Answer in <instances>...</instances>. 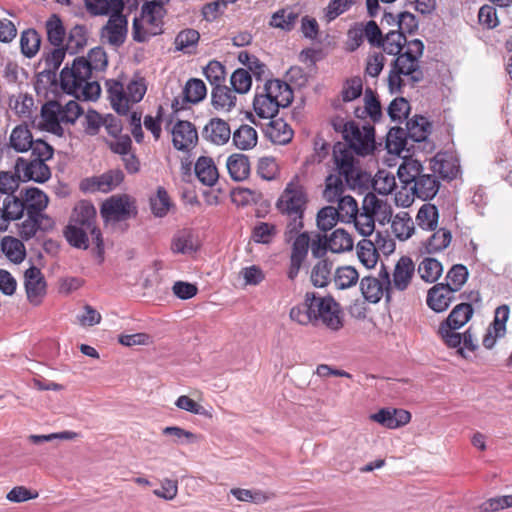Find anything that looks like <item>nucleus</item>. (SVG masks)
Instances as JSON below:
<instances>
[{
    "label": "nucleus",
    "instance_id": "obj_1",
    "mask_svg": "<svg viewBox=\"0 0 512 512\" xmlns=\"http://www.w3.org/2000/svg\"><path fill=\"white\" fill-rule=\"evenodd\" d=\"M345 135L346 143L338 142L333 147V159L337 170L345 176L346 184L351 188L363 185L366 174L355 165L354 154L365 156L373 152L375 130L370 124L360 128L355 122L350 124Z\"/></svg>",
    "mask_w": 512,
    "mask_h": 512
},
{
    "label": "nucleus",
    "instance_id": "obj_2",
    "mask_svg": "<svg viewBox=\"0 0 512 512\" xmlns=\"http://www.w3.org/2000/svg\"><path fill=\"white\" fill-rule=\"evenodd\" d=\"M289 318L302 326H317L321 321L335 331L343 326L339 304L332 297H321L315 292H307L304 300L290 309Z\"/></svg>",
    "mask_w": 512,
    "mask_h": 512
},
{
    "label": "nucleus",
    "instance_id": "obj_3",
    "mask_svg": "<svg viewBox=\"0 0 512 512\" xmlns=\"http://www.w3.org/2000/svg\"><path fill=\"white\" fill-rule=\"evenodd\" d=\"M424 44L419 39L407 42L405 52L399 54L391 63L388 86L391 93H401L405 86L415 87L424 78L420 66Z\"/></svg>",
    "mask_w": 512,
    "mask_h": 512
},
{
    "label": "nucleus",
    "instance_id": "obj_4",
    "mask_svg": "<svg viewBox=\"0 0 512 512\" xmlns=\"http://www.w3.org/2000/svg\"><path fill=\"white\" fill-rule=\"evenodd\" d=\"M22 196L26 219L18 225V234L22 240H30L38 231L48 232L54 228V220L45 213L49 198L42 190L36 187L23 189Z\"/></svg>",
    "mask_w": 512,
    "mask_h": 512
},
{
    "label": "nucleus",
    "instance_id": "obj_5",
    "mask_svg": "<svg viewBox=\"0 0 512 512\" xmlns=\"http://www.w3.org/2000/svg\"><path fill=\"white\" fill-rule=\"evenodd\" d=\"M308 203L307 193L298 177L287 183L277 201V209L289 218L286 227V237L291 239L303 228L304 212Z\"/></svg>",
    "mask_w": 512,
    "mask_h": 512
},
{
    "label": "nucleus",
    "instance_id": "obj_6",
    "mask_svg": "<svg viewBox=\"0 0 512 512\" xmlns=\"http://www.w3.org/2000/svg\"><path fill=\"white\" fill-rule=\"evenodd\" d=\"M82 114L78 102L74 100L61 104L58 101H48L41 108V127L58 137L64 135L63 125H72Z\"/></svg>",
    "mask_w": 512,
    "mask_h": 512
},
{
    "label": "nucleus",
    "instance_id": "obj_7",
    "mask_svg": "<svg viewBox=\"0 0 512 512\" xmlns=\"http://www.w3.org/2000/svg\"><path fill=\"white\" fill-rule=\"evenodd\" d=\"M165 4L144 3L140 17L133 21V39L137 42H146L151 37L163 32V18L166 14Z\"/></svg>",
    "mask_w": 512,
    "mask_h": 512
},
{
    "label": "nucleus",
    "instance_id": "obj_8",
    "mask_svg": "<svg viewBox=\"0 0 512 512\" xmlns=\"http://www.w3.org/2000/svg\"><path fill=\"white\" fill-rule=\"evenodd\" d=\"M106 86L111 106L120 115H126L130 104L140 102L147 90L142 78L130 81L126 89L122 83L115 80L107 81Z\"/></svg>",
    "mask_w": 512,
    "mask_h": 512
},
{
    "label": "nucleus",
    "instance_id": "obj_9",
    "mask_svg": "<svg viewBox=\"0 0 512 512\" xmlns=\"http://www.w3.org/2000/svg\"><path fill=\"white\" fill-rule=\"evenodd\" d=\"M96 209L94 205L86 200L78 202L71 214L69 223L83 226L89 230L92 241L95 243L99 257H103L104 243L102 234L99 228L95 225Z\"/></svg>",
    "mask_w": 512,
    "mask_h": 512
},
{
    "label": "nucleus",
    "instance_id": "obj_10",
    "mask_svg": "<svg viewBox=\"0 0 512 512\" xmlns=\"http://www.w3.org/2000/svg\"><path fill=\"white\" fill-rule=\"evenodd\" d=\"M389 287L390 273L383 264L377 277L365 276L360 281L361 293L370 303H378L383 296L390 302L393 295Z\"/></svg>",
    "mask_w": 512,
    "mask_h": 512
},
{
    "label": "nucleus",
    "instance_id": "obj_11",
    "mask_svg": "<svg viewBox=\"0 0 512 512\" xmlns=\"http://www.w3.org/2000/svg\"><path fill=\"white\" fill-rule=\"evenodd\" d=\"M100 212L107 221H124L137 214L136 207L127 195L110 197L103 202Z\"/></svg>",
    "mask_w": 512,
    "mask_h": 512
},
{
    "label": "nucleus",
    "instance_id": "obj_12",
    "mask_svg": "<svg viewBox=\"0 0 512 512\" xmlns=\"http://www.w3.org/2000/svg\"><path fill=\"white\" fill-rule=\"evenodd\" d=\"M92 71L85 62L84 57L74 59L72 66L65 67L60 73V81L67 92H78L79 87L88 79H91Z\"/></svg>",
    "mask_w": 512,
    "mask_h": 512
},
{
    "label": "nucleus",
    "instance_id": "obj_13",
    "mask_svg": "<svg viewBox=\"0 0 512 512\" xmlns=\"http://www.w3.org/2000/svg\"><path fill=\"white\" fill-rule=\"evenodd\" d=\"M15 174L20 181H34L37 183H44L51 177L50 168L46 163L36 159L27 160L19 157L16 160Z\"/></svg>",
    "mask_w": 512,
    "mask_h": 512
},
{
    "label": "nucleus",
    "instance_id": "obj_14",
    "mask_svg": "<svg viewBox=\"0 0 512 512\" xmlns=\"http://www.w3.org/2000/svg\"><path fill=\"white\" fill-rule=\"evenodd\" d=\"M123 179L124 174L121 170L112 169L99 176L83 179L80 182V189L85 193H108L115 189L123 181Z\"/></svg>",
    "mask_w": 512,
    "mask_h": 512
},
{
    "label": "nucleus",
    "instance_id": "obj_15",
    "mask_svg": "<svg viewBox=\"0 0 512 512\" xmlns=\"http://www.w3.org/2000/svg\"><path fill=\"white\" fill-rule=\"evenodd\" d=\"M291 247L290 263L287 270V277L294 281L299 274L303 263L307 259L309 251V235L307 232L296 234Z\"/></svg>",
    "mask_w": 512,
    "mask_h": 512
},
{
    "label": "nucleus",
    "instance_id": "obj_16",
    "mask_svg": "<svg viewBox=\"0 0 512 512\" xmlns=\"http://www.w3.org/2000/svg\"><path fill=\"white\" fill-rule=\"evenodd\" d=\"M183 98H175L172 101V109L175 113L184 110L186 104H198L207 95V88L205 83L198 78L189 79L182 91Z\"/></svg>",
    "mask_w": 512,
    "mask_h": 512
},
{
    "label": "nucleus",
    "instance_id": "obj_17",
    "mask_svg": "<svg viewBox=\"0 0 512 512\" xmlns=\"http://www.w3.org/2000/svg\"><path fill=\"white\" fill-rule=\"evenodd\" d=\"M198 141V132L195 126L184 120H179L172 129V143L175 149L179 151H188L193 148Z\"/></svg>",
    "mask_w": 512,
    "mask_h": 512
},
{
    "label": "nucleus",
    "instance_id": "obj_18",
    "mask_svg": "<svg viewBox=\"0 0 512 512\" xmlns=\"http://www.w3.org/2000/svg\"><path fill=\"white\" fill-rule=\"evenodd\" d=\"M509 313L510 310L507 305H501L496 308L494 320L487 328L482 341V344L486 349H492L495 346L497 339L505 335L506 322L509 318Z\"/></svg>",
    "mask_w": 512,
    "mask_h": 512
},
{
    "label": "nucleus",
    "instance_id": "obj_19",
    "mask_svg": "<svg viewBox=\"0 0 512 512\" xmlns=\"http://www.w3.org/2000/svg\"><path fill=\"white\" fill-rule=\"evenodd\" d=\"M414 272L415 265L412 259L408 256H402L395 265L392 280L390 279L389 288L391 293L405 291L411 283Z\"/></svg>",
    "mask_w": 512,
    "mask_h": 512
},
{
    "label": "nucleus",
    "instance_id": "obj_20",
    "mask_svg": "<svg viewBox=\"0 0 512 512\" xmlns=\"http://www.w3.org/2000/svg\"><path fill=\"white\" fill-rule=\"evenodd\" d=\"M127 18L121 13L110 15L107 24L102 29V38L115 47L122 45L127 35Z\"/></svg>",
    "mask_w": 512,
    "mask_h": 512
},
{
    "label": "nucleus",
    "instance_id": "obj_21",
    "mask_svg": "<svg viewBox=\"0 0 512 512\" xmlns=\"http://www.w3.org/2000/svg\"><path fill=\"white\" fill-rule=\"evenodd\" d=\"M24 278L28 300L30 303L38 305L46 291V282L41 270L35 266H31L25 271Z\"/></svg>",
    "mask_w": 512,
    "mask_h": 512
},
{
    "label": "nucleus",
    "instance_id": "obj_22",
    "mask_svg": "<svg viewBox=\"0 0 512 512\" xmlns=\"http://www.w3.org/2000/svg\"><path fill=\"white\" fill-rule=\"evenodd\" d=\"M370 418L388 429H397L410 422L411 413L404 409L382 408Z\"/></svg>",
    "mask_w": 512,
    "mask_h": 512
},
{
    "label": "nucleus",
    "instance_id": "obj_23",
    "mask_svg": "<svg viewBox=\"0 0 512 512\" xmlns=\"http://www.w3.org/2000/svg\"><path fill=\"white\" fill-rule=\"evenodd\" d=\"M231 128L225 120L211 118L202 130V138L215 145H224L231 138Z\"/></svg>",
    "mask_w": 512,
    "mask_h": 512
},
{
    "label": "nucleus",
    "instance_id": "obj_24",
    "mask_svg": "<svg viewBox=\"0 0 512 512\" xmlns=\"http://www.w3.org/2000/svg\"><path fill=\"white\" fill-rule=\"evenodd\" d=\"M199 246L197 233L189 228L178 230L171 240V251L174 254H192L199 249Z\"/></svg>",
    "mask_w": 512,
    "mask_h": 512
},
{
    "label": "nucleus",
    "instance_id": "obj_25",
    "mask_svg": "<svg viewBox=\"0 0 512 512\" xmlns=\"http://www.w3.org/2000/svg\"><path fill=\"white\" fill-rule=\"evenodd\" d=\"M453 300L454 292L450 284L439 283L428 291L427 305L437 313L447 310Z\"/></svg>",
    "mask_w": 512,
    "mask_h": 512
},
{
    "label": "nucleus",
    "instance_id": "obj_26",
    "mask_svg": "<svg viewBox=\"0 0 512 512\" xmlns=\"http://www.w3.org/2000/svg\"><path fill=\"white\" fill-rule=\"evenodd\" d=\"M361 210L377 218L381 224L389 222L392 217V209L387 201L378 198L371 192L365 195Z\"/></svg>",
    "mask_w": 512,
    "mask_h": 512
},
{
    "label": "nucleus",
    "instance_id": "obj_27",
    "mask_svg": "<svg viewBox=\"0 0 512 512\" xmlns=\"http://www.w3.org/2000/svg\"><path fill=\"white\" fill-rule=\"evenodd\" d=\"M440 188V181L435 173H423L411 185L410 189L413 194L422 200L433 199Z\"/></svg>",
    "mask_w": 512,
    "mask_h": 512
},
{
    "label": "nucleus",
    "instance_id": "obj_28",
    "mask_svg": "<svg viewBox=\"0 0 512 512\" xmlns=\"http://www.w3.org/2000/svg\"><path fill=\"white\" fill-rule=\"evenodd\" d=\"M265 136L273 143L285 145L293 138V130L282 118H271L264 128Z\"/></svg>",
    "mask_w": 512,
    "mask_h": 512
},
{
    "label": "nucleus",
    "instance_id": "obj_29",
    "mask_svg": "<svg viewBox=\"0 0 512 512\" xmlns=\"http://www.w3.org/2000/svg\"><path fill=\"white\" fill-rule=\"evenodd\" d=\"M262 92L269 95L276 103L281 104L282 108L288 107L293 101V91L284 81L274 79L268 80Z\"/></svg>",
    "mask_w": 512,
    "mask_h": 512
},
{
    "label": "nucleus",
    "instance_id": "obj_30",
    "mask_svg": "<svg viewBox=\"0 0 512 512\" xmlns=\"http://www.w3.org/2000/svg\"><path fill=\"white\" fill-rule=\"evenodd\" d=\"M422 243V250L427 254H436L444 251L452 241V233L449 229L441 227Z\"/></svg>",
    "mask_w": 512,
    "mask_h": 512
},
{
    "label": "nucleus",
    "instance_id": "obj_31",
    "mask_svg": "<svg viewBox=\"0 0 512 512\" xmlns=\"http://www.w3.org/2000/svg\"><path fill=\"white\" fill-rule=\"evenodd\" d=\"M195 174L198 180L206 186L212 187L219 178L218 170L212 158L201 156L195 163Z\"/></svg>",
    "mask_w": 512,
    "mask_h": 512
},
{
    "label": "nucleus",
    "instance_id": "obj_32",
    "mask_svg": "<svg viewBox=\"0 0 512 512\" xmlns=\"http://www.w3.org/2000/svg\"><path fill=\"white\" fill-rule=\"evenodd\" d=\"M231 178L235 181L246 179L250 173L249 159L244 154H232L226 163Z\"/></svg>",
    "mask_w": 512,
    "mask_h": 512
},
{
    "label": "nucleus",
    "instance_id": "obj_33",
    "mask_svg": "<svg viewBox=\"0 0 512 512\" xmlns=\"http://www.w3.org/2000/svg\"><path fill=\"white\" fill-rule=\"evenodd\" d=\"M431 124L421 115H415L409 119L406 124V135L415 142H422L426 140L430 133Z\"/></svg>",
    "mask_w": 512,
    "mask_h": 512
},
{
    "label": "nucleus",
    "instance_id": "obj_34",
    "mask_svg": "<svg viewBox=\"0 0 512 512\" xmlns=\"http://www.w3.org/2000/svg\"><path fill=\"white\" fill-rule=\"evenodd\" d=\"M231 137L234 146L239 150L252 149L256 146L258 139L256 130L247 124L241 125Z\"/></svg>",
    "mask_w": 512,
    "mask_h": 512
},
{
    "label": "nucleus",
    "instance_id": "obj_35",
    "mask_svg": "<svg viewBox=\"0 0 512 512\" xmlns=\"http://www.w3.org/2000/svg\"><path fill=\"white\" fill-rule=\"evenodd\" d=\"M33 136L26 125L16 126L9 137V144L16 152H26L33 144Z\"/></svg>",
    "mask_w": 512,
    "mask_h": 512
},
{
    "label": "nucleus",
    "instance_id": "obj_36",
    "mask_svg": "<svg viewBox=\"0 0 512 512\" xmlns=\"http://www.w3.org/2000/svg\"><path fill=\"white\" fill-rule=\"evenodd\" d=\"M280 107H282L281 104L276 103L269 95L262 91L255 95L253 108L255 113L261 118H274Z\"/></svg>",
    "mask_w": 512,
    "mask_h": 512
},
{
    "label": "nucleus",
    "instance_id": "obj_37",
    "mask_svg": "<svg viewBox=\"0 0 512 512\" xmlns=\"http://www.w3.org/2000/svg\"><path fill=\"white\" fill-rule=\"evenodd\" d=\"M423 173L422 164L413 158H405L397 171L400 181L405 185H412Z\"/></svg>",
    "mask_w": 512,
    "mask_h": 512
},
{
    "label": "nucleus",
    "instance_id": "obj_38",
    "mask_svg": "<svg viewBox=\"0 0 512 512\" xmlns=\"http://www.w3.org/2000/svg\"><path fill=\"white\" fill-rule=\"evenodd\" d=\"M473 315V307L469 303H460L450 312L449 316L440 325L460 329Z\"/></svg>",
    "mask_w": 512,
    "mask_h": 512
},
{
    "label": "nucleus",
    "instance_id": "obj_39",
    "mask_svg": "<svg viewBox=\"0 0 512 512\" xmlns=\"http://www.w3.org/2000/svg\"><path fill=\"white\" fill-rule=\"evenodd\" d=\"M1 250L13 263H21L26 256V249L23 242L12 236H5L1 241Z\"/></svg>",
    "mask_w": 512,
    "mask_h": 512
},
{
    "label": "nucleus",
    "instance_id": "obj_40",
    "mask_svg": "<svg viewBox=\"0 0 512 512\" xmlns=\"http://www.w3.org/2000/svg\"><path fill=\"white\" fill-rule=\"evenodd\" d=\"M66 55L64 46H54L48 52L44 51L39 65H43V73L55 74L61 66Z\"/></svg>",
    "mask_w": 512,
    "mask_h": 512
},
{
    "label": "nucleus",
    "instance_id": "obj_41",
    "mask_svg": "<svg viewBox=\"0 0 512 512\" xmlns=\"http://www.w3.org/2000/svg\"><path fill=\"white\" fill-rule=\"evenodd\" d=\"M438 208L430 203L423 204L416 215L417 225L427 231H434L438 226Z\"/></svg>",
    "mask_w": 512,
    "mask_h": 512
},
{
    "label": "nucleus",
    "instance_id": "obj_42",
    "mask_svg": "<svg viewBox=\"0 0 512 512\" xmlns=\"http://www.w3.org/2000/svg\"><path fill=\"white\" fill-rule=\"evenodd\" d=\"M333 262L328 259L319 260L312 268L310 279L315 287H326L332 280Z\"/></svg>",
    "mask_w": 512,
    "mask_h": 512
},
{
    "label": "nucleus",
    "instance_id": "obj_43",
    "mask_svg": "<svg viewBox=\"0 0 512 512\" xmlns=\"http://www.w3.org/2000/svg\"><path fill=\"white\" fill-rule=\"evenodd\" d=\"M87 8L94 15H115L122 12V0H87Z\"/></svg>",
    "mask_w": 512,
    "mask_h": 512
},
{
    "label": "nucleus",
    "instance_id": "obj_44",
    "mask_svg": "<svg viewBox=\"0 0 512 512\" xmlns=\"http://www.w3.org/2000/svg\"><path fill=\"white\" fill-rule=\"evenodd\" d=\"M87 230L83 226H78L76 224L69 223L64 229V236L68 243L78 249H87L89 244Z\"/></svg>",
    "mask_w": 512,
    "mask_h": 512
},
{
    "label": "nucleus",
    "instance_id": "obj_45",
    "mask_svg": "<svg viewBox=\"0 0 512 512\" xmlns=\"http://www.w3.org/2000/svg\"><path fill=\"white\" fill-rule=\"evenodd\" d=\"M338 173L340 172L338 171ZM342 177L345 178L344 175L339 174L329 175L326 178L323 196L328 202L334 203L338 199H341L342 197L345 196L343 195L345 192V184L342 180Z\"/></svg>",
    "mask_w": 512,
    "mask_h": 512
},
{
    "label": "nucleus",
    "instance_id": "obj_46",
    "mask_svg": "<svg viewBox=\"0 0 512 512\" xmlns=\"http://www.w3.org/2000/svg\"><path fill=\"white\" fill-rule=\"evenodd\" d=\"M40 45L41 37L35 29H27L21 33L20 48L25 57H34L38 53Z\"/></svg>",
    "mask_w": 512,
    "mask_h": 512
},
{
    "label": "nucleus",
    "instance_id": "obj_47",
    "mask_svg": "<svg viewBox=\"0 0 512 512\" xmlns=\"http://www.w3.org/2000/svg\"><path fill=\"white\" fill-rule=\"evenodd\" d=\"M211 96L212 104L216 109H225L229 111L236 104L237 98L235 92L224 85L213 87Z\"/></svg>",
    "mask_w": 512,
    "mask_h": 512
},
{
    "label": "nucleus",
    "instance_id": "obj_48",
    "mask_svg": "<svg viewBox=\"0 0 512 512\" xmlns=\"http://www.w3.org/2000/svg\"><path fill=\"white\" fill-rule=\"evenodd\" d=\"M199 39L200 34L197 30L184 29L180 31L175 38V48L183 53L191 54L195 51Z\"/></svg>",
    "mask_w": 512,
    "mask_h": 512
},
{
    "label": "nucleus",
    "instance_id": "obj_49",
    "mask_svg": "<svg viewBox=\"0 0 512 512\" xmlns=\"http://www.w3.org/2000/svg\"><path fill=\"white\" fill-rule=\"evenodd\" d=\"M359 279L358 271L352 266H342L335 270L333 282L337 289H347L356 285Z\"/></svg>",
    "mask_w": 512,
    "mask_h": 512
},
{
    "label": "nucleus",
    "instance_id": "obj_50",
    "mask_svg": "<svg viewBox=\"0 0 512 512\" xmlns=\"http://www.w3.org/2000/svg\"><path fill=\"white\" fill-rule=\"evenodd\" d=\"M298 13L291 8H283L276 11L270 20V25L284 31H291L296 21L298 20Z\"/></svg>",
    "mask_w": 512,
    "mask_h": 512
},
{
    "label": "nucleus",
    "instance_id": "obj_51",
    "mask_svg": "<svg viewBox=\"0 0 512 512\" xmlns=\"http://www.w3.org/2000/svg\"><path fill=\"white\" fill-rule=\"evenodd\" d=\"M406 36L400 31H390L380 41V47L390 55L402 54L403 46L406 44Z\"/></svg>",
    "mask_w": 512,
    "mask_h": 512
},
{
    "label": "nucleus",
    "instance_id": "obj_52",
    "mask_svg": "<svg viewBox=\"0 0 512 512\" xmlns=\"http://www.w3.org/2000/svg\"><path fill=\"white\" fill-rule=\"evenodd\" d=\"M443 272L442 264L435 258L427 257L422 260L418 266L420 277L429 283H433L439 279Z\"/></svg>",
    "mask_w": 512,
    "mask_h": 512
},
{
    "label": "nucleus",
    "instance_id": "obj_53",
    "mask_svg": "<svg viewBox=\"0 0 512 512\" xmlns=\"http://www.w3.org/2000/svg\"><path fill=\"white\" fill-rule=\"evenodd\" d=\"M336 202L337 207L335 208L337 209L340 222L352 223V220L355 219V215L359 210L357 201L352 196L345 195Z\"/></svg>",
    "mask_w": 512,
    "mask_h": 512
},
{
    "label": "nucleus",
    "instance_id": "obj_54",
    "mask_svg": "<svg viewBox=\"0 0 512 512\" xmlns=\"http://www.w3.org/2000/svg\"><path fill=\"white\" fill-rule=\"evenodd\" d=\"M46 32L51 45L63 46L66 32L61 19L56 14L46 21Z\"/></svg>",
    "mask_w": 512,
    "mask_h": 512
},
{
    "label": "nucleus",
    "instance_id": "obj_55",
    "mask_svg": "<svg viewBox=\"0 0 512 512\" xmlns=\"http://www.w3.org/2000/svg\"><path fill=\"white\" fill-rule=\"evenodd\" d=\"M330 251L332 253H343L353 248V239L344 229H336L329 236Z\"/></svg>",
    "mask_w": 512,
    "mask_h": 512
},
{
    "label": "nucleus",
    "instance_id": "obj_56",
    "mask_svg": "<svg viewBox=\"0 0 512 512\" xmlns=\"http://www.w3.org/2000/svg\"><path fill=\"white\" fill-rule=\"evenodd\" d=\"M357 255L360 262L367 268H373L377 264V248L370 240L363 239L358 243Z\"/></svg>",
    "mask_w": 512,
    "mask_h": 512
},
{
    "label": "nucleus",
    "instance_id": "obj_57",
    "mask_svg": "<svg viewBox=\"0 0 512 512\" xmlns=\"http://www.w3.org/2000/svg\"><path fill=\"white\" fill-rule=\"evenodd\" d=\"M364 102H365V105L362 109V114H368V117L374 123L379 122L382 118V108H381L380 101L377 99V96L372 91V89L367 88L365 90Z\"/></svg>",
    "mask_w": 512,
    "mask_h": 512
},
{
    "label": "nucleus",
    "instance_id": "obj_58",
    "mask_svg": "<svg viewBox=\"0 0 512 512\" xmlns=\"http://www.w3.org/2000/svg\"><path fill=\"white\" fill-rule=\"evenodd\" d=\"M406 133L401 128H392L387 134L386 148L389 153L399 155L406 146Z\"/></svg>",
    "mask_w": 512,
    "mask_h": 512
},
{
    "label": "nucleus",
    "instance_id": "obj_59",
    "mask_svg": "<svg viewBox=\"0 0 512 512\" xmlns=\"http://www.w3.org/2000/svg\"><path fill=\"white\" fill-rule=\"evenodd\" d=\"M150 205L152 213L156 217H164L168 213L171 202L167 191L163 187L157 189L156 195L150 199Z\"/></svg>",
    "mask_w": 512,
    "mask_h": 512
},
{
    "label": "nucleus",
    "instance_id": "obj_60",
    "mask_svg": "<svg viewBox=\"0 0 512 512\" xmlns=\"http://www.w3.org/2000/svg\"><path fill=\"white\" fill-rule=\"evenodd\" d=\"M3 209L11 221L20 219L24 212H26L22 196L20 195H7L3 201Z\"/></svg>",
    "mask_w": 512,
    "mask_h": 512
},
{
    "label": "nucleus",
    "instance_id": "obj_61",
    "mask_svg": "<svg viewBox=\"0 0 512 512\" xmlns=\"http://www.w3.org/2000/svg\"><path fill=\"white\" fill-rule=\"evenodd\" d=\"M372 185L378 194L386 196L396 187V180L392 174L381 170L376 174Z\"/></svg>",
    "mask_w": 512,
    "mask_h": 512
},
{
    "label": "nucleus",
    "instance_id": "obj_62",
    "mask_svg": "<svg viewBox=\"0 0 512 512\" xmlns=\"http://www.w3.org/2000/svg\"><path fill=\"white\" fill-rule=\"evenodd\" d=\"M317 227L322 231L332 229L340 221L337 209L333 206H326L317 213Z\"/></svg>",
    "mask_w": 512,
    "mask_h": 512
},
{
    "label": "nucleus",
    "instance_id": "obj_63",
    "mask_svg": "<svg viewBox=\"0 0 512 512\" xmlns=\"http://www.w3.org/2000/svg\"><path fill=\"white\" fill-rule=\"evenodd\" d=\"M468 278V270L462 264L454 265L447 273V283L450 284L453 292H457L465 284Z\"/></svg>",
    "mask_w": 512,
    "mask_h": 512
},
{
    "label": "nucleus",
    "instance_id": "obj_64",
    "mask_svg": "<svg viewBox=\"0 0 512 512\" xmlns=\"http://www.w3.org/2000/svg\"><path fill=\"white\" fill-rule=\"evenodd\" d=\"M203 73L213 87L220 86L225 81V67L218 61H210Z\"/></svg>",
    "mask_w": 512,
    "mask_h": 512
}]
</instances>
